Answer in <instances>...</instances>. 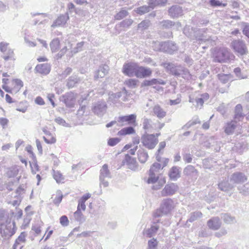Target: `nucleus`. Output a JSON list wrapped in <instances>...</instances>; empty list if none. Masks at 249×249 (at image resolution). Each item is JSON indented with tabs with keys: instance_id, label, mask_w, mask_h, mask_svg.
I'll list each match as a JSON object with an SVG mask.
<instances>
[{
	"instance_id": "22",
	"label": "nucleus",
	"mask_w": 249,
	"mask_h": 249,
	"mask_svg": "<svg viewBox=\"0 0 249 249\" xmlns=\"http://www.w3.org/2000/svg\"><path fill=\"white\" fill-rule=\"evenodd\" d=\"M136 115L135 114H130L127 116H121L118 118V122L122 123V125L124 122H127L128 124H131L136 122Z\"/></svg>"
},
{
	"instance_id": "43",
	"label": "nucleus",
	"mask_w": 249,
	"mask_h": 249,
	"mask_svg": "<svg viewBox=\"0 0 249 249\" xmlns=\"http://www.w3.org/2000/svg\"><path fill=\"white\" fill-rule=\"evenodd\" d=\"M150 24V21L149 19H145L142 20L141 23H140L138 25V28L139 29L141 30L142 31L145 30L149 27Z\"/></svg>"
},
{
	"instance_id": "49",
	"label": "nucleus",
	"mask_w": 249,
	"mask_h": 249,
	"mask_svg": "<svg viewBox=\"0 0 249 249\" xmlns=\"http://www.w3.org/2000/svg\"><path fill=\"white\" fill-rule=\"evenodd\" d=\"M158 184H156L153 185L152 187V189L155 190H158L160 189V188L165 183L166 180L164 178H160L158 180Z\"/></svg>"
},
{
	"instance_id": "47",
	"label": "nucleus",
	"mask_w": 249,
	"mask_h": 249,
	"mask_svg": "<svg viewBox=\"0 0 249 249\" xmlns=\"http://www.w3.org/2000/svg\"><path fill=\"white\" fill-rule=\"evenodd\" d=\"M57 196L55 197V198L54 199L53 202V203L56 205L58 206L59 204L61 203L62 201L63 196L60 190H58L56 192Z\"/></svg>"
},
{
	"instance_id": "3",
	"label": "nucleus",
	"mask_w": 249,
	"mask_h": 249,
	"mask_svg": "<svg viewBox=\"0 0 249 249\" xmlns=\"http://www.w3.org/2000/svg\"><path fill=\"white\" fill-rule=\"evenodd\" d=\"M209 95L207 93H201L199 91H195L189 96V102L196 103L195 107L199 109L202 108L205 102L209 99Z\"/></svg>"
},
{
	"instance_id": "1",
	"label": "nucleus",
	"mask_w": 249,
	"mask_h": 249,
	"mask_svg": "<svg viewBox=\"0 0 249 249\" xmlns=\"http://www.w3.org/2000/svg\"><path fill=\"white\" fill-rule=\"evenodd\" d=\"M175 207V202L172 198L163 199L159 209H157L153 213L155 218L160 217L163 215H166L171 213Z\"/></svg>"
},
{
	"instance_id": "27",
	"label": "nucleus",
	"mask_w": 249,
	"mask_h": 249,
	"mask_svg": "<svg viewBox=\"0 0 249 249\" xmlns=\"http://www.w3.org/2000/svg\"><path fill=\"white\" fill-rule=\"evenodd\" d=\"M112 177L111 172H101L100 175V180L101 183L104 185V187H107L108 185V179Z\"/></svg>"
},
{
	"instance_id": "62",
	"label": "nucleus",
	"mask_w": 249,
	"mask_h": 249,
	"mask_svg": "<svg viewBox=\"0 0 249 249\" xmlns=\"http://www.w3.org/2000/svg\"><path fill=\"white\" fill-rule=\"evenodd\" d=\"M35 102L36 104L42 106L45 105V102L43 99L40 96H37L35 100Z\"/></svg>"
},
{
	"instance_id": "55",
	"label": "nucleus",
	"mask_w": 249,
	"mask_h": 249,
	"mask_svg": "<svg viewBox=\"0 0 249 249\" xmlns=\"http://www.w3.org/2000/svg\"><path fill=\"white\" fill-rule=\"evenodd\" d=\"M209 3L211 4V5L213 7L221 6L224 7L226 5V4H223L222 3V2H220L219 0H210Z\"/></svg>"
},
{
	"instance_id": "34",
	"label": "nucleus",
	"mask_w": 249,
	"mask_h": 249,
	"mask_svg": "<svg viewBox=\"0 0 249 249\" xmlns=\"http://www.w3.org/2000/svg\"><path fill=\"white\" fill-rule=\"evenodd\" d=\"M73 216L74 219L79 223H82L85 221L84 216L79 208H77V210L73 213Z\"/></svg>"
},
{
	"instance_id": "54",
	"label": "nucleus",
	"mask_w": 249,
	"mask_h": 249,
	"mask_svg": "<svg viewBox=\"0 0 249 249\" xmlns=\"http://www.w3.org/2000/svg\"><path fill=\"white\" fill-rule=\"evenodd\" d=\"M121 141L119 138H109L107 142V144L110 146H113L118 143Z\"/></svg>"
},
{
	"instance_id": "28",
	"label": "nucleus",
	"mask_w": 249,
	"mask_h": 249,
	"mask_svg": "<svg viewBox=\"0 0 249 249\" xmlns=\"http://www.w3.org/2000/svg\"><path fill=\"white\" fill-rule=\"evenodd\" d=\"M80 81V79L77 75H72L68 79L67 86L69 89L75 87Z\"/></svg>"
},
{
	"instance_id": "57",
	"label": "nucleus",
	"mask_w": 249,
	"mask_h": 249,
	"mask_svg": "<svg viewBox=\"0 0 249 249\" xmlns=\"http://www.w3.org/2000/svg\"><path fill=\"white\" fill-rule=\"evenodd\" d=\"M60 223L63 226H67L69 225V221L66 215H62L60 218Z\"/></svg>"
},
{
	"instance_id": "23",
	"label": "nucleus",
	"mask_w": 249,
	"mask_h": 249,
	"mask_svg": "<svg viewBox=\"0 0 249 249\" xmlns=\"http://www.w3.org/2000/svg\"><path fill=\"white\" fill-rule=\"evenodd\" d=\"M236 123L237 122L234 120L227 123L224 126V132L225 133L228 135L232 134L236 127Z\"/></svg>"
},
{
	"instance_id": "50",
	"label": "nucleus",
	"mask_w": 249,
	"mask_h": 249,
	"mask_svg": "<svg viewBox=\"0 0 249 249\" xmlns=\"http://www.w3.org/2000/svg\"><path fill=\"white\" fill-rule=\"evenodd\" d=\"M133 23V20L130 18L126 19L121 21L119 25L120 27H123L124 28H128L130 27Z\"/></svg>"
},
{
	"instance_id": "32",
	"label": "nucleus",
	"mask_w": 249,
	"mask_h": 249,
	"mask_svg": "<svg viewBox=\"0 0 249 249\" xmlns=\"http://www.w3.org/2000/svg\"><path fill=\"white\" fill-rule=\"evenodd\" d=\"M135 132L134 128L132 126H128L122 129L118 132V135L120 136H125L134 134Z\"/></svg>"
},
{
	"instance_id": "44",
	"label": "nucleus",
	"mask_w": 249,
	"mask_h": 249,
	"mask_svg": "<svg viewBox=\"0 0 249 249\" xmlns=\"http://www.w3.org/2000/svg\"><path fill=\"white\" fill-rule=\"evenodd\" d=\"M149 178L147 180L148 184H154L157 182L159 179V177L156 176L155 172H149Z\"/></svg>"
},
{
	"instance_id": "21",
	"label": "nucleus",
	"mask_w": 249,
	"mask_h": 249,
	"mask_svg": "<svg viewBox=\"0 0 249 249\" xmlns=\"http://www.w3.org/2000/svg\"><path fill=\"white\" fill-rule=\"evenodd\" d=\"M159 228L160 227L157 225H152L150 228L144 229L142 233L145 237L151 238L156 234Z\"/></svg>"
},
{
	"instance_id": "7",
	"label": "nucleus",
	"mask_w": 249,
	"mask_h": 249,
	"mask_svg": "<svg viewBox=\"0 0 249 249\" xmlns=\"http://www.w3.org/2000/svg\"><path fill=\"white\" fill-rule=\"evenodd\" d=\"M166 70L176 76H179L181 75V72L182 66L180 65H176L175 64L170 62L162 63L161 65Z\"/></svg>"
},
{
	"instance_id": "2",
	"label": "nucleus",
	"mask_w": 249,
	"mask_h": 249,
	"mask_svg": "<svg viewBox=\"0 0 249 249\" xmlns=\"http://www.w3.org/2000/svg\"><path fill=\"white\" fill-rule=\"evenodd\" d=\"M153 49L156 51L173 54L178 49L176 44L172 41L164 42L157 41L154 43Z\"/></svg>"
},
{
	"instance_id": "40",
	"label": "nucleus",
	"mask_w": 249,
	"mask_h": 249,
	"mask_svg": "<svg viewBox=\"0 0 249 249\" xmlns=\"http://www.w3.org/2000/svg\"><path fill=\"white\" fill-rule=\"evenodd\" d=\"M53 176L58 183H63L65 182V177L60 172H53Z\"/></svg>"
},
{
	"instance_id": "33",
	"label": "nucleus",
	"mask_w": 249,
	"mask_h": 249,
	"mask_svg": "<svg viewBox=\"0 0 249 249\" xmlns=\"http://www.w3.org/2000/svg\"><path fill=\"white\" fill-rule=\"evenodd\" d=\"M138 158L141 163H144L148 157L147 153L144 149H140L137 152Z\"/></svg>"
},
{
	"instance_id": "4",
	"label": "nucleus",
	"mask_w": 249,
	"mask_h": 249,
	"mask_svg": "<svg viewBox=\"0 0 249 249\" xmlns=\"http://www.w3.org/2000/svg\"><path fill=\"white\" fill-rule=\"evenodd\" d=\"M158 142V138L155 137L154 134H148L145 133L141 137V142L143 145L149 149H153Z\"/></svg>"
},
{
	"instance_id": "16",
	"label": "nucleus",
	"mask_w": 249,
	"mask_h": 249,
	"mask_svg": "<svg viewBox=\"0 0 249 249\" xmlns=\"http://www.w3.org/2000/svg\"><path fill=\"white\" fill-rule=\"evenodd\" d=\"M160 27L162 29H169L175 27L176 29L181 27V24L180 22H175L170 20H163L160 22Z\"/></svg>"
},
{
	"instance_id": "10",
	"label": "nucleus",
	"mask_w": 249,
	"mask_h": 249,
	"mask_svg": "<svg viewBox=\"0 0 249 249\" xmlns=\"http://www.w3.org/2000/svg\"><path fill=\"white\" fill-rule=\"evenodd\" d=\"M60 101L63 102L68 107H72L75 102V97L72 92H69L62 95Z\"/></svg>"
},
{
	"instance_id": "19",
	"label": "nucleus",
	"mask_w": 249,
	"mask_h": 249,
	"mask_svg": "<svg viewBox=\"0 0 249 249\" xmlns=\"http://www.w3.org/2000/svg\"><path fill=\"white\" fill-rule=\"evenodd\" d=\"M13 228H9V230H7L6 229H3L2 226H0V234H1L2 236L4 237H12L16 232V222L14 221L12 222Z\"/></svg>"
},
{
	"instance_id": "25",
	"label": "nucleus",
	"mask_w": 249,
	"mask_h": 249,
	"mask_svg": "<svg viewBox=\"0 0 249 249\" xmlns=\"http://www.w3.org/2000/svg\"><path fill=\"white\" fill-rule=\"evenodd\" d=\"M35 69L39 73L47 74L51 71V66L48 63L39 64L36 67Z\"/></svg>"
},
{
	"instance_id": "63",
	"label": "nucleus",
	"mask_w": 249,
	"mask_h": 249,
	"mask_svg": "<svg viewBox=\"0 0 249 249\" xmlns=\"http://www.w3.org/2000/svg\"><path fill=\"white\" fill-rule=\"evenodd\" d=\"M183 160L187 162L190 163L192 161V156L190 153H185L183 155Z\"/></svg>"
},
{
	"instance_id": "58",
	"label": "nucleus",
	"mask_w": 249,
	"mask_h": 249,
	"mask_svg": "<svg viewBox=\"0 0 249 249\" xmlns=\"http://www.w3.org/2000/svg\"><path fill=\"white\" fill-rule=\"evenodd\" d=\"M181 75L183 78H188L190 77V74L187 69L182 67L181 72Z\"/></svg>"
},
{
	"instance_id": "5",
	"label": "nucleus",
	"mask_w": 249,
	"mask_h": 249,
	"mask_svg": "<svg viewBox=\"0 0 249 249\" xmlns=\"http://www.w3.org/2000/svg\"><path fill=\"white\" fill-rule=\"evenodd\" d=\"M231 46L238 55L243 56L248 53L247 45L243 40L240 39L234 40L231 43Z\"/></svg>"
},
{
	"instance_id": "41",
	"label": "nucleus",
	"mask_w": 249,
	"mask_h": 249,
	"mask_svg": "<svg viewBox=\"0 0 249 249\" xmlns=\"http://www.w3.org/2000/svg\"><path fill=\"white\" fill-rule=\"evenodd\" d=\"M238 190L243 195H249V182L242 186L238 187Z\"/></svg>"
},
{
	"instance_id": "51",
	"label": "nucleus",
	"mask_w": 249,
	"mask_h": 249,
	"mask_svg": "<svg viewBox=\"0 0 249 249\" xmlns=\"http://www.w3.org/2000/svg\"><path fill=\"white\" fill-rule=\"evenodd\" d=\"M196 42L198 44H202L203 42H209L210 40V37H206V36L202 35L199 36H196Z\"/></svg>"
},
{
	"instance_id": "9",
	"label": "nucleus",
	"mask_w": 249,
	"mask_h": 249,
	"mask_svg": "<svg viewBox=\"0 0 249 249\" xmlns=\"http://www.w3.org/2000/svg\"><path fill=\"white\" fill-rule=\"evenodd\" d=\"M178 185L174 183L167 184L161 192L162 196H172L178 190Z\"/></svg>"
},
{
	"instance_id": "61",
	"label": "nucleus",
	"mask_w": 249,
	"mask_h": 249,
	"mask_svg": "<svg viewBox=\"0 0 249 249\" xmlns=\"http://www.w3.org/2000/svg\"><path fill=\"white\" fill-rule=\"evenodd\" d=\"M85 202L86 201L80 198L78 200L77 208H79L80 210L82 209V210L85 211L86 209V205L85 204Z\"/></svg>"
},
{
	"instance_id": "48",
	"label": "nucleus",
	"mask_w": 249,
	"mask_h": 249,
	"mask_svg": "<svg viewBox=\"0 0 249 249\" xmlns=\"http://www.w3.org/2000/svg\"><path fill=\"white\" fill-rule=\"evenodd\" d=\"M157 83L158 79L155 78H153L150 80H144L142 83L141 86L143 87L146 86H153L154 85H157Z\"/></svg>"
},
{
	"instance_id": "24",
	"label": "nucleus",
	"mask_w": 249,
	"mask_h": 249,
	"mask_svg": "<svg viewBox=\"0 0 249 249\" xmlns=\"http://www.w3.org/2000/svg\"><path fill=\"white\" fill-rule=\"evenodd\" d=\"M69 19V17L67 13H66L64 15H61L58 17L53 23L52 26H64Z\"/></svg>"
},
{
	"instance_id": "36",
	"label": "nucleus",
	"mask_w": 249,
	"mask_h": 249,
	"mask_svg": "<svg viewBox=\"0 0 249 249\" xmlns=\"http://www.w3.org/2000/svg\"><path fill=\"white\" fill-rule=\"evenodd\" d=\"M125 88H124L122 91L120 92L116 93H113L111 94L109 96V99L110 100H112V99H114V101H112L113 103H115L117 102V100L119 99L120 98L122 97L123 95V94H125Z\"/></svg>"
},
{
	"instance_id": "20",
	"label": "nucleus",
	"mask_w": 249,
	"mask_h": 249,
	"mask_svg": "<svg viewBox=\"0 0 249 249\" xmlns=\"http://www.w3.org/2000/svg\"><path fill=\"white\" fill-rule=\"evenodd\" d=\"M169 15L172 18H178L182 15V8L177 5L172 6L168 10Z\"/></svg>"
},
{
	"instance_id": "45",
	"label": "nucleus",
	"mask_w": 249,
	"mask_h": 249,
	"mask_svg": "<svg viewBox=\"0 0 249 249\" xmlns=\"http://www.w3.org/2000/svg\"><path fill=\"white\" fill-rule=\"evenodd\" d=\"M151 9L149 5H143L138 7L136 10V12L140 15H142L149 12Z\"/></svg>"
},
{
	"instance_id": "35",
	"label": "nucleus",
	"mask_w": 249,
	"mask_h": 249,
	"mask_svg": "<svg viewBox=\"0 0 249 249\" xmlns=\"http://www.w3.org/2000/svg\"><path fill=\"white\" fill-rule=\"evenodd\" d=\"M221 218L225 223L228 224H232L235 222L234 217L231 216L228 213H222Z\"/></svg>"
},
{
	"instance_id": "52",
	"label": "nucleus",
	"mask_w": 249,
	"mask_h": 249,
	"mask_svg": "<svg viewBox=\"0 0 249 249\" xmlns=\"http://www.w3.org/2000/svg\"><path fill=\"white\" fill-rule=\"evenodd\" d=\"M138 80L135 79H129L125 81V84L131 88H134L136 87Z\"/></svg>"
},
{
	"instance_id": "46",
	"label": "nucleus",
	"mask_w": 249,
	"mask_h": 249,
	"mask_svg": "<svg viewBox=\"0 0 249 249\" xmlns=\"http://www.w3.org/2000/svg\"><path fill=\"white\" fill-rule=\"evenodd\" d=\"M158 245V241L157 239L153 238L152 239L148 240V247L147 249H157Z\"/></svg>"
},
{
	"instance_id": "15",
	"label": "nucleus",
	"mask_w": 249,
	"mask_h": 249,
	"mask_svg": "<svg viewBox=\"0 0 249 249\" xmlns=\"http://www.w3.org/2000/svg\"><path fill=\"white\" fill-rule=\"evenodd\" d=\"M221 225L222 222L218 216L213 217L207 223L208 228L213 231L218 230L221 227Z\"/></svg>"
},
{
	"instance_id": "11",
	"label": "nucleus",
	"mask_w": 249,
	"mask_h": 249,
	"mask_svg": "<svg viewBox=\"0 0 249 249\" xmlns=\"http://www.w3.org/2000/svg\"><path fill=\"white\" fill-rule=\"evenodd\" d=\"M107 106L104 101H98L95 103L92 108V110L95 114L101 117L106 112Z\"/></svg>"
},
{
	"instance_id": "59",
	"label": "nucleus",
	"mask_w": 249,
	"mask_h": 249,
	"mask_svg": "<svg viewBox=\"0 0 249 249\" xmlns=\"http://www.w3.org/2000/svg\"><path fill=\"white\" fill-rule=\"evenodd\" d=\"M227 234V230L225 228H222L219 231L215 232L214 235L218 238H220L223 236L226 235Z\"/></svg>"
},
{
	"instance_id": "26",
	"label": "nucleus",
	"mask_w": 249,
	"mask_h": 249,
	"mask_svg": "<svg viewBox=\"0 0 249 249\" xmlns=\"http://www.w3.org/2000/svg\"><path fill=\"white\" fill-rule=\"evenodd\" d=\"M242 106L241 104H238L235 107L234 121H240L244 118V114L242 113Z\"/></svg>"
},
{
	"instance_id": "12",
	"label": "nucleus",
	"mask_w": 249,
	"mask_h": 249,
	"mask_svg": "<svg viewBox=\"0 0 249 249\" xmlns=\"http://www.w3.org/2000/svg\"><path fill=\"white\" fill-rule=\"evenodd\" d=\"M247 180V177L243 172H234L230 177V182L232 183H242Z\"/></svg>"
},
{
	"instance_id": "8",
	"label": "nucleus",
	"mask_w": 249,
	"mask_h": 249,
	"mask_svg": "<svg viewBox=\"0 0 249 249\" xmlns=\"http://www.w3.org/2000/svg\"><path fill=\"white\" fill-rule=\"evenodd\" d=\"M138 64L135 62L124 63L122 71L124 74L129 77L135 75Z\"/></svg>"
},
{
	"instance_id": "53",
	"label": "nucleus",
	"mask_w": 249,
	"mask_h": 249,
	"mask_svg": "<svg viewBox=\"0 0 249 249\" xmlns=\"http://www.w3.org/2000/svg\"><path fill=\"white\" fill-rule=\"evenodd\" d=\"M219 80L223 84H226L229 82L230 76L228 74H218Z\"/></svg>"
},
{
	"instance_id": "37",
	"label": "nucleus",
	"mask_w": 249,
	"mask_h": 249,
	"mask_svg": "<svg viewBox=\"0 0 249 249\" xmlns=\"http://www.w3.org/2000/svg\"><path fill=\"white\" fill-rule=\"evenodd\" d=\"M202 213L199 211H196L190 213V218L187 222H193L196 220L198 218L201 217Z\"/></svg>"
},
{
	"instance_id": "14",
	"label": "nucleus",
	"mask_w": 249,
	"mask_h": 249,
	"mask_svg": "<svg viewBox=\"0 0 249 249\" xmlns=\"http://www.w3.org/2000/svg\"><path fill=\"white\" fill-rule=\"evenodd\" d=\"M152 74V71L149 68L138 65L135 75L137 78H143L150 76Z\"/></svg>"
},
{
	"instance_id": "39",
	"label": "nucleus",
	"mask_w": 249,
	"mask_h": 249,
	"mask_svg": "<svg viewBox=\"0 0 249 249\" xmlns=\"http://www.w3.org/2000/svg\"><path fill=\"white\" fill-rule=\"evenodd\" d=\"M4 55L2 56V58L5 61H8V60H15L14 58V53L13 50L11 49H8L6 52L3 53Z\"/></svg>"
},
{
	"instance_id": "17",
	"label": "nucleus",
	"mask_w": 249,
	"mask_h": 249,
	"mask_svg": "<svg viewBox=\"0 0 249 249\" xmlns=\"http://www.w3.org/2000/svg\"><path fill=\"white\" fill-rule=\"evenodd\" d=\"M11 218L9 215L5 214L3 210L0 211V226H4L6 229L8 230L9 228H11Z\"/></svg>"
},
{
	"instance_id": "64",
	"label": "nucleus",
	"mask_w": 249,
	"mask_h": 249,
	"mask_svg": "<svg viewBox=\"0 0 249 249\" xmlns=\"http://www.w3.org/2000/svg\"><path fill=\"white\" fill-rule=\"evenodd\" d=\"M243 34L249 38V24H246L242 31Z\"/></svg>"
},
{
	"instance_id": "56",
	"label": "nucleus",
	"mask_w": 249,
	"mask_h": 249,
	"mask_svg": "<svg viewBox=\"0 0 249 249\" xmlns=\"http://www.w3.org/2000/svg\"><path fill=\"white\" fill-rule=\"evenodd\" d=\"M168 175L172 180H176L180 177V172H169Z\"/></svg>"
},
{
	"instance_id": "60",
	"label": "nucleus",
	"mask_w": 249,
	"mask_h": 249,
	"mask_svg": "<svg viewBox=\"0 0 249 249\" xmlns=\"http://www.w3.org/2000/svg\"><path fill=\"white\" fill-rule=\"evenodd\" d=\"M8 45L9 43H8L1 42L0 43V51L3 53L6 52V51L7 50V46Z\"/></svg>"
},
{
	"instance_id": "6",
	"label": "nucleus",
	"mask_w": 249,
	"mask_h": 249,
	"mask_svg": "<svg viewBox=\"0 0 249 249\" xmlns=\"http://www.w3.org/2000/svg\"><path fill=\"white\" fill-rule=\"evenodd\" d=\"M230 53L224 48H220L215 51L213 54L214 62L219 63L226 62L230 59Z\"/></svg>"
},
{
	"instance_id": "18",
	"label": "nucleus",
	"mask_w": 249,
	"mask_h": 249,
	"mask_svg": "<svg viewBox=\"0 0 249 249\" xmlns=\"http://www.w3.org/2000/svg\"><path fill=\"white\" fill-rule=\"evenodd\" d=\"M109 71V67L107 65H101L98 69L95 71L94 78L95 80H97L100 78L104 77Z\"/></svg>"
},
{
	"instance_id": "30",
	"label": "nucleus",
	"mask_w": 249,
	"mask_h": 249,
	"mask_svg": "<svg viewBox=\"0 0 249 249\" xmlns=\"http://www.w3.org/2000/svg\"><path fill=\"white\" fill-rule=\"evenodd\" d=\"M143 128L145 130V133L151 132L154 129L152 121L151 119L143 118L142 121Z\"/></svg>"
},
{
	"instance_id": "13",
	"label": "nucleus",
	"mask_w": 249,
	"mask_h": 249,
	"mask_svg": "<svg viewBox=\"0 0 249 249\" xmlns=\"http://www.w3.org/2000/svg\"><path fill=\"white\" fill-rule=\"evenodd\" d=\"M122 165H126L128 169L131 170H135L138 164L136 159L132 158L127 154L125 155L124 159L122 162Z\"/></svg>"
},
{
	"instance_id": "42",
	"label": "nucleus",
	"mask_w": 249,
	"mask_h": 249,
	"mask_svg": "<svg viewBox=\"0 0 249 249\" xmlns=\"http://www.w3.org/2000/svg\"><path fill=\"white\" fill-rule=\"evenodd\" d=\"M128 14L127 11L124 8H122L120 11L114 16V18L116 20H121L126 17Z\"/></svg>"
},
{
	"instance_id": "38",
	"label": "nucleus",
	"mask_w": 249,
	"mask_h": 249,
	"mask_svg": "<svg viewBox=\"0 0 249 249\" xmlns=\"http://www.w3.org/2000/svg\"><path fill=\"white\" fill-rule=\"evenodd\" d=\"M60 41L58 38L53 39L51 42L50 46L53 53L56 52L59 48Z\"/></svg>"
},
{
	"instance_id": "29",
	"label": "nucleus",
	"mask_w": 249,
	"mask_h": 249,
	"mask_svg": "<svg viewBox=\"0 0 249 249\" xmlns=\"http://www.w3.org/2000/svg\"><path fill=\"white\" fill-rule=\"evenodd\" d=\"M153 113L159 119H162L166 115V112L159 105H157L153 107Z\"/></svg>"
},
{
	"instance_id": "31",
	"label": "nucleus",
	"mask_w": 249,
	"mask_h": 249,
	"mask_svg": "<svg viewBox=\"0 0 249 249\" xmlns=\"http://www.w3.org/2000/svg\"><path fill=\"white\" fill-rule=\"evenodd\" d=\"M218 188L224 192H227L231 190L233 187V185L230 183L228 181H223L219 182L218 184Z\"/></svg>"
}]
</instances>
